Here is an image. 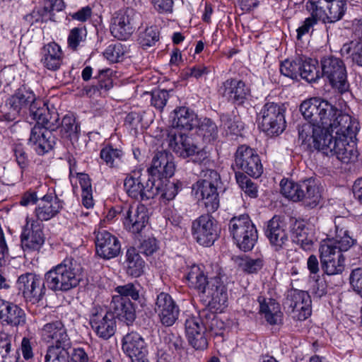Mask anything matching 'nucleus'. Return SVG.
I'll return each mask as SVG.
<instances>
[{"label":"nucleus","mask_w":362,"mask_h":362,"mask_svg":"<svg viewBox=\"0 0 362 362\" xmlns=\"http://www.w3.org/2000/svg\"><path fill=\"white\" fill-rule=\"evenodd\" d=\"M300 111L305 119L320 125L329 134L334 132L339 134L346 132L351 137L356 131H358V123L349 115L320 98H312L303 101L300 106Z\"/></svg>","instance_id":"nucleus-1"},{"label":"nucleus","mask_w":362,"mask_h":362,"mask_svg":"<svg viewBox=\"0 0 362 362\" xmlns=\"http://www.w3.org/2000/svg\"><path fill=\"white\" fill-rule=\"evenodd\" d=\"M187 279L191 286L208 299V305L205 309L222 313L227 307L228 295L226 277L216 276L208 279L198 266L194 265L187 274Z\"/></svg>","instance_id":"nucleus-2"},{"label":"nucleus","mask_w":362,"mask_h":362,"mask_svg":"<svg viewBox=\"0 0 362 362\" xmlns=\"http://www.w3.org/2000/svg\"><path fill=\"white\" fill-rule=\"evenodd\" d=\"M82 268L73 258H66L45 274L47 287L57 292H67L77 287L82 279Z\"/></svg>","instance_id":"nucleus-3"},{"label":"nucleus","mask_w":362,"mask_h":362,"mask_svg":"<svg viewBox=\"0 0 362 362\" xmlns=\"http://www.w3.org/2000/svg\"><path fill=\"white\" fill-rule=\"evenodd\" d=\"M59 117L57 112H50L45 117V122L41 125H35L30 131L28 144L34 147L38 155H44L51 151L57 141V138L52 134L53 131L59 129Z\"/></svg>","instance_id":"nucleus-4"},{"label":"nucleus","mask_w":362,"mask_h":362,"mask_svg":"<svg viewBox=\"0 0 362 362\" xmlns=\"http://www.w3.org/2000/svg\"><path fill=\"white\" fill-rule=\"evenodd\" d=\"M228 227L230 235L240 250L247 252L253 249L258 240V232L247 214L233 217Z\"/></svg>","instance_id":"nucleus-5"},{"label":"nucleus","mask_w":362,"mask_h":362,"mask_svg":"<svg viewBox=\"0 0 362 362\" xmlns=\"http://www.w3.org/2000/svg\"><path fill=\"white\" fill-rule=\"evenodd\" d=\"M169 147L180 158L199 165H206L209 162V153L204 148H200L192 139L182 133L168 134Z\"/></svg>","instance_id":"nucleus-6"},{"label":"nucleus","mask_w":362,"mask_h":362,"mask_svg":"<svg viewBox=\"0 0 362 362\" xmlns=\"http://www.w3.org/2000/svg\"><path fill=\"white\" fill-rule=\"evenodd\" d=\"M357 132L356 131L354 136L351 137L346 132L334 136L331 134L324 154L328 156H335L338 160L344 163L355 162L358 156L354 141Z\"/></svg>","instance_id":"nucleus-7"},{"label":"nucleus","mask_w":362,"mask_h":362,"mask_svg":"<svg viewBox=\"0 0 362 362\" xmlns=\"http://www.w3.org/2000/svg\"><path fill=\"white\" fill-rule=\"evenodd\" d=\"M283 104L267 102L262 107L259 115V127L268 135H279L286 128Z\"/></svg>","instance_id":"nucleus-8"},{"label":"nucleus","mask_w":362,"mask_h":362,"mask_svg":"<svg viewBox=\"0 0 362 362\" xmlns=\"http://www.w3.org/2000/svg\"><path fill=\"white\" fill-rule=\"evenodd\" d=\"M206 213L199 216L192 223V235L200 245L210 247L220 236L221 228L218 221Z\"/></svg>","instance_id":"nucleus-9"},{"label":"nucleus","mask_w":362,"mask_h":362,"mask_svg":"<svg viewBox=\"0 0 362 362\" xmlns=\"http://www.w3.org/2000/svg\"><path fill=\"white\" fill-rule=\"evenodd\" d=\"M320 64L322 78L341 93L349 90L346 69L343 60L334 56L325 57L321 59Z\"/></svg>","instance_id":"nucleus-10"},{"label":"nucleus","mask_w":362,"mask_h":362,"mask_svg":"<svg viewBox=\"0 0 362 362\" xmlns=\"http://www.w3.org/2000/svg\"><path fill=\"white\" fill-rule=\"evenodd\" d=\"M140 14L134 8L127 7L116 11L111 19L110 32L118 40H126L139 25Z\"/></svg>","instance_id":"nucleus-11"},{"label":"nucleus","mask_w":362,"mask_h":362,"mask_svg":"<svg viewBox=\"0 0 362 362\" xmlns=\"http://www.w3.org/2000/svg\"><path fill=\"white\" fill-rule=\"evenodd\" d=\"M298 140L301 145L310 151L317 150L324 153L331 134L311 120L298 126Z\"/></svg>","instance_id":"nucleus-12"},{"label":"nucleus","mask_w":362,"mask_h":362,"mask_svg":"<svg viewBox=\"0 0 362 362\" xmlns=\"http://www.w3.org/2000/svg\"><path fill=\"white\" fill-rule=\"evenodd\" d=\"M42 341L51 344L48 346L47 353L53 351H66L71 346V341L67 329L60 320L46 323L40 331Z\"/></svg>","instance_id":"nucleus-13"},{"label":"nucleus","mask_w":362,"mask_h":362,"mask_svg":"<svg viewBox=\"0 0 362 362\" xmlns=\"http://www.w3.org/2000/svg\"><path fill=\"white\" fill-rule=\"evenodd\" d=\"M17 288L22 293L25 301L32 304L40 303L45 296L46 284L39 275L27 272L21 274L16 282Z\"/></svg>","instance_id":"nucleus-14"},{"label":"nucleus","mask_w":362,"mask_h":362,"mask_svg":"<svg viewBox=\"0 0 362 362\" xmlns=\"http://www.w3.org/2000/svg\"><path fill=\"white\" fill-rule=\"evenodd\" d=\"M124 187L127 194L138 201H147L158 195L159 185H156V180L148 178L144 181L141 176L128 175L124 181Z\"/></svg>","instance_id":"nucleus-15"},{"label":"nucleus","mask_w":362,"mask_h":362,"mask_svg":"<svg viewBox=\"0 0 362 362\" xmlns=\"http://www.w3.org/2000/svg\"><path fill=\"white\" fill-rule=\"evenodd\" d=\"M235 167L253 177H259L263 166L256 151L247 145L240 146L235 153Z\"/></svg>","instance_id":"nucleus-16"},{"label":"nucleus","mask_w":362,"mask_h":362,"mask_svg":"<svg viewBox=\"0 0 362 362\" xmlns=\"http://www.w3.org/2000/svg\"><path fill=\"white\" fill-rule=\"evenodd\" d=\"M311 298L308 292L291 289L288 291L284 302V308L293 314V317L298 320H305L311 315Z\"/></svg>","instance_id":"nucleus-17"},{"label":"nucleus","mask_w":362,"mask_h":362,"mask_svg":"<svg viewBox=\"0 0 362 362\" xmlns=\"http://www.w3.org/2000/svg\"><path fill=\"white\" fill-rule=\"evenodd\" d=\"M89 322L96 336L103 340L109 339L116 332V320L114 315L100 308H93Z\"/></svg>","instance_id":"nucleus-18"},{"label":"nucleus","mask_w":362,"mask_h":362,"mask_svg":"<svg viewBox=\"0 0 362 362\" xmlns=\"http://www.w3.org/2000/svg\"><path fill=\"white\" fill-rule=\"evenodd\" d=\"M154 311L158 314L160 323L166 327L173 326L180 315L179 306L167 293L161 292L156 298Z\"/></svg>","instance_id":"nucleus-19"},{"label":"nucleus","mask_w":362,"mask_h":362,"mask_svg":"<svg viewBox=\"0 0 362 362\" xmlns=\"http://www.w3.org/2000/svg\"><path fill=\"white\" fill-rule=\"evenodd\" d=\"M321 267L328 276L341 274L345 269V257L331 246L321 245L319 248Z\"/></svg>","instance_id":"nucleus-20"},{"label":"nucleus","mask_w":362,"mask_h":362,"mask_svg":"<svg viewBox=\"0 0 362 362\" xmlns=\"http://www.w3.org/2000/svg\"><path fill=\"white\" fill-rule=\"evenodd\" d=\"M36 98L34 91L30 87L22 85L7 98L6 106L14 115H26Z\"/></svg>","instance_id":"nucleus-21"},{"label":"nucleus","mask_w":362,"mask_h":362,"mask_svg":"<svg viewBox=\"0 0 362 362\" xmlns=\"http://www.w3.org/2000/svg\"><path fill=\"white\" fill-rule=\"evenodd\" d=\"M45 235L39 223L32 221L30 223L28 218L21 235V247L25 252L39 251L44 245Z\"/></svg>","instance_id":"nucleus-22"},{"label":"nucleus","mask_w":362,"mask_h":362,"mask_svg":"<svg viewBox=\"0 0 362 362\" xmlns=\"http://www.w3.org/2000/svg\"><path fill=\"white\" fill-rule=\"evenodd\" d=\"M122 349L132 362H149L148 345L136 332L129 333L123 337Z\"/></svg>","instance_id":"nucleus-23"},{"label":"nucleus","mask_w":362,"mask_h":362,"mask_svg":"<svg viewBox=\"0 0 362 362\" xmlns=\"http://www.w3.org/2000/svg\"><path fill=\"white\" fill-rule=\"evenodd\" d=\"M175 170L174 156L167 151H158L155 153L151 165L148 168L151 179L157 177L158 180L172 177Z\"/></svg>","instance_id":"nucleus-24"},{"label":"nucleus","mask_w":362,"mask_h":362,"mask_svg":"<svg viewBox=\"0 0 362 362\" xmlns=\"http://www.w3.org/2000/svg\"><path fill=\"white\" fill-rule=\"evenodd\" d=\"M185 329L188 343L195 350L203 351L208 347V334L199 318L195 316L187 317Z\"/></svg>","instance_id":"nucleus-25"},{"label":"nucleus","mask_w":362,"mask_h":362,"mask_svg":"<svg viewBox=\"0 0 362 362\" xmlns=\"http://www.w3.org/2000/svg\"><path fill=\"white\" fill-rule=\"evenodd\" d=\"M335 234L332 240L323 243L322 245L331 246L341 253L349 250L356 243V240L349 235L347 229L349 220L343 216H337L334 218Z\"/></svg>","instance_id":"nucleus-26"},{"label":"nucleus","mask_w":362,"mask_h":362,"mask_svg":"<svg viewBox=\"0 0 362 362\" xmlns=\"http://www.w3.org/2000/svg\"><path fill=\"white\" fill-rule=\"evenodd\" d=\"M124 226L129 232L139 234L146 227L148 223V213L144 204H139L136 207L129 206L122 211Z\"/></svg>","instance_id":"nucleus-27"},{"label":"nucleus","mask_w":362,"mask_h":362,"mask_svg":"<svg viewBox=\"0 0 362 362\" xmlns=\"http://www.w3.org/2000/svg\"><path fill=\"white\" fill-rule=\"evenodd\" d=\"M284 226V222L277 216L267 222L264 233L275 251H280L288 246L289 240Z\"/></svg>","instance_id":"nucleus-28"},{"label":"nucleus","mask_w":362,"mask_h":362,"mask_svg":"<svg viewBox=\"0 0 362 362\" xmlns=\"http://www.w3.org/2000/svg\"><path fill=\"white\" fill-rule=\"evenodd\" d=\"M95 247L97 255L105 259L117 257L121 250V245L117 238L106 230L97 233Z\"/></svg>","instance_id":"nucleus-29"},{"label":"nucleus","mask_w":362,"mask_h":362,"mask_svg":"<svg viewBox=\"0 0 362 362\" xmlns=\"http://www.w3.org/2000/svg\"><path fill=\"white\" fill-rule=\"evenodd\" d=\"M221 88L223 89V95L235 105H243L250 96V88L242 80L228 79Z\"/></svg>","instance_id":"nucleus-30"},{"label":"nucleus","mask_w":362,"mask_h":362,"mask_svg":"<svg viewBox=\"0 0 362 362\" xmlns=\"http://www.w3.org/2000/svg\"><path fill=\"white\" fill-rule=\"evenodd\" d=\"M221 187L194 184L192 192L204 205L208 213L215 212L219 207L220 199L218 190Z\"/></svg>","instance_id":"nucleus-31"},{"label":"nucleus","mask_w":362,"mask_h":362,"mask_svg":"<svg viewBox=\"0 0 362 362\" xmlns=\"http://www.w3.org/2000/svg\"><path fill=\"white\" fill-rule=\"evenodd\" d=\"M63 202L52 193L47 194L40 199L35 215L41 221H48L55 216L62 209Z\"/></svg>","instance_id":"nucleus-32"},{"label":"nucleus","mask_w":362,"mask_h":362,"mask_svg":"<svg viewBox=\"0 0 362 362\" xmlns=\"http://www.w3.org/2000/svg\"><path fill=\"white\" fill-rule=\"evenodd\" d=\"M115 317L126 322L127 325L132 324L136 319V310L130 300H125L120 296H114L110 305V311Z\"/></svg>","instance_id":"nucleus-33"},{"label":"nucleus","mask_w":362,"mask_h":362,"mask_svg":"<svg viewBox=\"0 0 362 362\" xmlns=\"http://www.w3.org/2000/svg\"><path fill=\"white\" fill-rule=\"evenodd\" d=\"M0 320L13 327L23 326L26 321L25 313L18 305L0 299Z\"/></svg>","instance_id":"nucleus-34"},{"label":"nucleus","mask_w":362,"mask_h":362,"mask_svg":"<svg viewBox=\"0 0 362 362\" xmlns=\"http://www.w3.org/2000/svg\"><path fill=\"white\" fill-rule=\"evenodd\" d=\"M19 358L16 336L5 332H0V362H18Z\"/></svg>","instance_id":"nucleus-35"},{"label":"nucleus","mask_w":362,"mask_h":362,"mask_svg":"<svg viewBox=\"0 0 362 362\" xmlns=\"http://www.w3.org/2000/svg\"><path fill=\"white\" fill-rule=\"evenodd\" d=\"M216 313L210 309H202L199 312L197 318L200 319V323L206 327V332L211 336H222L225 329L224 322L216 316Z\"/></svg>","instance_id":"nucleus-36"},{"label":"nucleus","mask_w":362,"mask_h":362,"mask_svg":"<svg viewBox=\"0 0 362 362\" xmlns=\"http://www.w3.org/2000/svg\"><path fill=\"white\" fill-rule=\"evenodd\" d=\"M170 118L173 128L189 131L196 125L197 116L187 107L176 108L171 114Z\"/></svg>","instance_id":"nucleus-37"},{"label":"nucleus","mask_w":362,"mask_h":362,"mask_svg":"<svg viewBox=\"0 0 362 362\" xmlns=\"http://www.w3.org/2000/svg\"><path fill=\"white\" fill-rule=\"evenodd\" d=\"M41 54V62L47 69L56 71L60 68L63 61L62 52L57 43L51 42L45 45Z\"/></svg>","instance_id":"nucleus-38"},{"label":"nucleus","mask_w":362,"mask_h":362,"mask_svg":"<svg viewBox=\"0 0 362 362\" xmlns=\"http://www.w3.org/2000/svg\"><path fill=\"white\" fill-rule=\"evenodd\" d=\"M259 312L264 315L266 321L270 325H277L281 321L282 313L280 306L274 299L259 296Z\"/></svg>","instance_id":"nucleus-39"},{"label":"nucleus","mask_w":362,"mask_h":362,"mask_svg":"<svg viewBox=\"0 0 362 362\" xmlns=\"http://www.w3.org/2000/svg\"><path fill=\"white\" fill-rule=\"evenodd\" d=\"M124 264L126 273L129 276L139 277L144 272L145 262L134 247L127 250Z\"/></svg>","instance_id":"nucleus-40"},{"label":"nucleus","mask_w":362,"mask_h":362,"mask_svg":"<svg viewBox=\"0 0 362 362\" xmlns=\"http://www.w3.org/2000/svg\"><path fill=\"white\" fill-rule=\"evenodd\" d=\"M292 241L299 245L304 250H310L315 240L314 233L311 228L301 223L294 225L291 233Z\"/></svg>","instance_id":"nucleus-41"},{"label":"nucleus","mask_w":362,"mask_h":362,"mask_svg":"<svg viewBox=\"0 0 362 362\" xmlns=\"http://www.w3.org/2000/svg\"><path fill=\"white\" fill-rule=\"evenodd\" d=\"M281 192L284 197L294 202H302L303 199V189H307L305 184H300V181L295 182L293 180L283 179L280 183Z\"/></svg>","instance_id":"nucleus-42"},{"label":"nucleus","mask_w":362,"mask_h":362,"mask_svg":"<svg viewBox=\"0 0 362 362\" xmlns=\"http://www.w3.org/2000/svg\"><path fill=\"white\" fill-rule=\"evenodd\" d=\"M59 129L62 138L67 139L71 143L78 141L81 129L73 115H65Z\"/></svg>","instance_id":"nucleus-43"},{"label":"nucleus","mask_w":362,"mask_h":362,"mask_svg":"<svg viewBox=\"0 0 362 362\" xmlns=\"http://www.w3.org/2000/svg\"><path fill=\"white\" fill-rule=\"evenodd\" d=\"M236 113H238V111L235 109L231 112L220 115L221 127L223 128L227 134L238 135L243 129V126Z\"/></svg>","instance_id":"nucleus-44"},{"label":"nucleus","mask_w":362,"mask_h":362,"mask_svg":"<svg viewBox=\"0 0 362 362\" xmlns=\"http://www.w3.org/2000/svg\"><path fill=\"white\" fill-rule=\"evenodd\" d=\"M300 184H305L308 189H303V199L302 202L304 206L309 208L315 207L320 202L321 195L315 183V179L310 177L300 181Z\"/></svg>","instance_id":"nucleus-45"},{"label":"nucleus","mask_w":362,"mask_h":362,"mask_svg":"<svg viewBox=\"0 0 362 362\" xmlns=\"http://www.w3.org/2000/svg\"><path fill=\"white\" fill-rule=\"evenodd\" d=\"M123 156L124 153L122 149L114 148L112 145L110 144L104 146L100 153V158L111 168L119 166L122 163Z\"/></svg>","instance_id":"nucleus-46"},{"label":"nucleus","mask_w":362,"mask_h":362,"mask_svg":"<svg viewBox=\"0 0 362 362\" xmlns=\"http://www.w3.org/2000/svg\"><path fill=\"white\" fill-rule=\"evenodd\" d=\"M218 127L209 118L203 119L198 127L197 134L205 143H211L218 138Z\"/></svg>","instance_id":"nucleus-47"},{"label":"nucleus","mask_w":362,"mask_h":362,"mask_svg":"<svg viewBox=\"0 0 362 362\" xmlns=\"http://www.w3.org/2000/svg\"><path fill=\"white\" fill-rule=\"evenodd\" d=\"M78 178L82 190V203L85 207L89 209L93 206L90 179L88 175L86 173H79Z\"/></svg>","instance_id":"nucleus-48"},{"label":"nucleus","mask_w":362,"mask_h":362,"mask_svg":"<svg viewBox=\"0 0 362 362\" xmlns=\"http://www.w3.org/2000/svg\"><path fill=\"white\" fill-rule=\"evenodd\" d=\"M327 17L326 23H334L340 20L344 16L346 8V0H330L328 4Z\"/></svg>","instance_id":"nucleus-49"},{"label":"nucleus","mask_w":362,"mask_h":362,"mask_svg":"<svg viewBox=\"0 0 362 362\" xmlns=\"http://www.w3.org/2000/svg\"><path fill=\"white\" fill-rule=\"evenodd\" d=\"M28 114L36 121L35 125L40 126L42 122H45V117L49 115V108L43 101L36 98L29 107Z\"/></svg>","instance_id":"nucleus-50"},{"label":"nucleus","mask_w":362,"mask_h":362,"mask_svg":"<svg viewBox=\"0 0 362 362\" xmlns=\"http://www.w3.org/2000/svg\"><path fill=\"white\" fill-rule=\"evenodd\" d=\"M235 179L239 187L250 198H256L258 196L257 184L252 182L248 177L240 172L235 173Z\"/></svg>","instance_id":"nucleus-51"},{"label":"nucleus","mask_w":362,"mask_h":362,"mask_svg":"<svg viewBox=\"0 0 362 362\" xmlns=\"http://www.w3.org/2000/svg\"><path fill=\"white\" fill-rule=\"evenodd\" d=\"M115 291L125 300H139L141 298V286L138 283H128L123 286H118Z\"/></svg>","instance_id":"nucleus-52"},{"label":"nucleus","mask_w":362,"mask_h":362,"mask_svg":"<svg viewBox=\"0 0 362 362\" xmlns=\"http://www.w3.org/2000/svg\"><path fill=\"white\" fill-rule=\"evenodd\" d=\"M329 1L330 0H310V6H307L313 16H316L319 20L326 23V18L327 17L326 10H328Z\"/></svg>","instance_id":"nucleus-53"},{"label":"nucleus","mask_w":362,"mask_h":362,"mask_svg":"<svg viewBox=\"0 0 362 362\" xmlns=\"http://www.w3.org/2000/svg\"><path fill=\"white\" fill-rule=\"evenodd\" d=\"M87 31L85 26L72 28L67 38V43L72 50H77L80 43L84 42L86 38Z\"/></svg>","instance_id":"nucleus-54"},{"label":"nucleus","mask_w":362,"mask_h":362,"mask_svg":"<svg viewBox=\"0 0 362 362\" xmlns=\"http://www.w3.org/2000/svg\"><path fill=\"white\" fill-rule=\"evenodd\" d=\"M201 179L195 184L214 185L216 187H221L222 182L219 173L213 169H202L200 172Z\"/></svg>","instance_id":"nucleus-55"},{"label":"nucleus","mask_w":362,"mask_h":362,"mask_svg":"<svg viewBox=\"0 0 362 362\" xmlns=\"http://www.w3.org/2000/svg\"><path fill=\"white\" fill-rule=\"evenodd\" d=\"M163 341L169 350L180 354L184 349V340L182 337L172 332H165Z\"/></svg>","instance_id":"nucleus-56"},{"label":"nucleus","mask_w":362,"mask_h":362,"mask_svg":"<svg viewBox=\"0 0 362 362\" xmlns=\"http://www.w3.org/2000/svg\"><path fill=\"white\" fill-rule=\"evenodd\" d=\"M160 180L156 181V185H159L158 194H160V197L167 201L173 200L177 194L181 184L180 182H171L168 181L164 186L160 188Z\"/></svg>","instance_id":"nucleus-57"},{"label":"nucleus","mask_w":362,"mask_h":362,"mask_svg":"<svg viewBox=\"0 0 362 362\" xmlns=\"http://www.w3.org/2000/svg\"><path fill=\"white\" fill-rule=\"evenodd\" d=\"M341 52L347 54L351 52L352 60L358 66H362V42L351 41L344 45Z\"/></svg>","instance_id":"nucleus-58"},{"label":"nucleus","mask_w":362,"mask_h":362,"mask_svg":"<svg viewBox=\"0 0 362 362\" xmlns=\"http://www.w3.org/2000/svg\"><path fill=\"white\" fill-rule=\"evenodd\" d=\"M298 57L294 60H285L281 63L280 72L291 79H298L299 76Z\"/></svg>","instance_id":"nucleus-59"},{"label":"nucleus","mask_w":362,"mask_h":362,"mask_svg":"<svg viewBox=\"0 0 362 362\" xmlns=\"http://www.w3.org/2000/svg\"><path fill=\"white\" fill-rule=\"evenodd\" d=\"M159 40L158 28L156 26L146 28L139 35V43L143 47H151Z\"/></svg>","instance_id":"nucleus-60"},{"label":"nucleus","mask_w":362,"mask_h":362,"mask_svg":"<svg viewBox=\"0 0 362 362\" xmlns=\"http://www.w3.org/2000/svg\"><path fill=\"white\" fill-rule=\"evenodd\" d=\"M151 105L162 111L169 98V93L165 90H154L151 93Z\"/></svg>","instance_id":"nucleus-61"},{"label":"nucleus","mask_w":362,"mask_h":362,"mask_svg":"<svg viewBox=\"0 0 362 362\" xmlns=\"http://www.w3.org/2000/svg\"><path fill=\"white\" fill-rule=\"evenodd\" d=\"M47 13L48 11L46 7L34 8L31 13L23 16V24L26 26H30L35 23L43 21L44 18L47 15Z\"/></svg>","instance_id":"nucleus-62"},{"label":"nucleus","mask_w":362,"mask_h":362,"mask_svg":"<svg viewBox=\"0 0 362 362\" xmlns=\"http://www.w3.org/2000/svg\"><path fill=\"white\" fill-rule=\"evenodd\" d=\"M112 71L109 69H102L98 71V74L95 76L98 79V85L96 88L98 90H109L113 86L112 79L110 78Z\"/></svg>","instance_id":"nucleus-63"},{"label":"nucleus","mask_w":362,"mask_h":362,"mask_svg":"<svg viewBox=\"0 0 362 362\" xmlns=\"http://www.w3.org/2000/svg\"><path fill=\"white\" fill-rule=\"evenodd\" d=\"M124 51L121 43L111 44L107 47L103 52L104 57L110 62L114 63L119 61L124 55Z\"/></svg>","instance_id":"nucleus-64"}]
</instances>
